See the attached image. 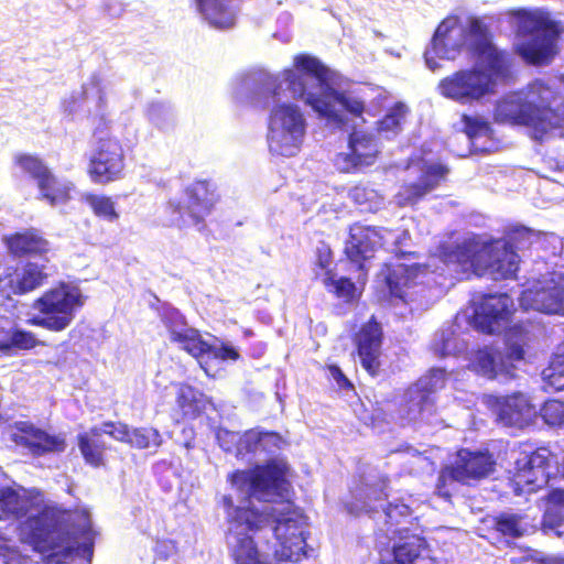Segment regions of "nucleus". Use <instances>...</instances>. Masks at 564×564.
<instances>
[{
	"mask_svg": "<svg viewBox=\"0 0 564 564\" xmlns=\"http://www.w3.org/2000/svg\"><path fill=\"white\" fill-rule=\"evenodd\" d=\"M63 523L57 509L43 506L36 513L30 512L19 520L17 531L22 543L50 557L68 556L76 553L90 561L94 555L95 538L88 512H75Z\"/></svg>",
	"mask_w": 564,
	"mask_h": 564,
	"instance_id": "1",
	"label": "nucleus"
},
{
	"mask_svg": "<svg viewBox=\"0 0 564 564\" xmlns=\"http://www.w3.org/2000/svg\"><path fill=\"white\" fill-rule=\"evenodd\" d=\"M457 20V17H449L437 25L431 41L433 53L442 58H453V52L459 53L467 46L471 55L485 65L488 72L486 74L491 79H511L513 77L512 58L508 52L499 50L494 44L490 25L484 18L469 17L467 26L463 30V40L454 44L448 42Z\"/></svg>",
	"mask_w": 564,
	"mask_h": 564,
	"instance_id": "2",
	"label": "nucleus"
},
{
	"mask_svg": "<svg viewBox=\"0 0 564 564\" xmlns=\"http://www.w3.org/2000/svg\"><path fill=\"white\" fill-rule=\"evenodd\" d=\"M283 499L285 505L281 509L272 508L270 513L250 505L236 507L228 518V522L231 524L229 533L234 532L232 529L257 533L268 525L270 516H273L275 521L274 536L282 549L286 551L285 558L296 562L301 555L306 556L304 551L306 538L303 528L305 516L289 497Z\"/></svg>",
	"mask_w": 564,
	"mask_h": 564,
	"instance_id": "3",
	"label": "nucleus"
},
{
	"mask_svg": "<svg viewBox=\"0 0 564 564\" xmlns=\"http://www.w3.org/2000/svg\"><path fill=\"white\" fill-rule=\"evenodd\" d=\"M508 15L516 20V35L521 41L514 52L531 66H547L560 54V40L564 33L561 21L543 9L518 8Z\"/></svg>",
	"mask_w": 564,
	"mask_h": 564,
	"instance_id": "4",
	"label": "nucleus"
},
{
	"mask_svg": "<svg viewBox=\"0 0 564 564\" xmlns=\"http://www.w3.org/2000/svg\"><path fill=\"white\" fill-rule=\"evenodd\" d=\"M551 91L544 84H536L529 93L514 91L502 97L496 105L494 119L498 123L530 128L532 138L543 141L552 131H564V104L551 107L538 101L534 95Z\"/></svg>",
	"mask_w": 564,
	"mask_h": 564,
	"instance_id": "5",
	"label": "nucleus"
},
{
	"mask_svg": "<svg viewBox=\"0 0 564 564\" xmlns=\"http://www.w3.org/2000/svg\"><path fill=\"white\" fill-rule=\"evenodd\" d=\"M84 304L85 297L80 289L61 281L32 301L31 308L34 314L28 319V324L61 333L70 326Z\"/></svg>",
	"mask_w": 564,
	"mask_h": 564,
	"instance_id": "6",
	"label": "nucleus"
},
{
	"mask_svg": "<svg viewBox=\"0 0 564 564\" xmlns=\"http://www.w3.org/2000/svg\"><path fill=\"white\" fill-rule=\"evenodd\" d=\"M290 467L283 459H269L251 469H236L227 477L228 482L242 490L248 487V497L262 501L288 498L293 491L289 480Z\"/></svg>",
	"mask_w": 564,
	"mask_h": 564,
	"instance_id": "7",
	"label": "nucleus"
},
{
	"mask_svg": "<svg viewBox=\"0 0 564 564\" xmlns=\"http://www.w3.org/2000/svg\"><path fill=\"white\" fill-rule=\"evenodd\" d=\"M185 203L170 199L164 213L167 217V226L185 228L198 226L203 228L205 218L210 215L219 200L217 188L208 180H196L184 189Z\"/></svg>",
	"mask_w": 564,
	"mask_h": 564,
	"instance_id": "8",
	"label": "nucleus"
},
{
	"mask_svg": "<svg viewBox=\"0 0 564 564\" xmlns=\"http://www.w3.org/2000/svg\"><path fill=\"white\" fill-rule=\"evenodd\" d=\"M13 163L29 178L34 181L39 191V199L50 206L65 205L75 189L73 182L61 180L54 171L37 154L18 153Z\"/></svg>",
	"mask_w": 564,
	"mask_h": 564,
	"instance_id": "9",
	"label": "nucleus"
},
{
	"mask_svg": "<svg viewBox=\"0 0 564 564\" xmlns=\"http://www.w3.org/2000/svg\"><path fill=\"white\" fill-rule=\"evenodd\" d=\"M294 66L283 70L284 82L294 99H302L322 116H330L328 105L317 95L307 91L306 76L314 77L319 85H326L329 79L328 68L316 57L299 54L294 58Z\"/></svg>",
	"mask_w": 564,
	"mask_h": 564,
	"instance_id": "10",
	"label": "nucleus"
},
{
	"mask_svg": "<svg viewBox=\"0 0 564 564\" xmlns=\"http://www.w3.org/2000/svg\"><path fill=\"white\" fill-rule=\"evenodd\" d=\"M126 155L120 140L111 134L98 137L97 147L89 156L87 175L97 185H108L124 176Z\"/></svg>",
	"mask_w": 564,
	"mask_h": 564,
	"instance_id": "11",
	"label": "nucleus"
},
{
	"mask_svg": "<svg viewBox=\"0 0 564 564\" xmlns=\"http://www.w3.org/2000/svg\"><path fill=\"white\" fill-rule=\"evenodd\" d=\"M437 88L446 98L469 104L494 93V80L481 69L468 68L444 77Z\"/></svg>",
	"mask_w": 564,
	"mask_h": 564,
	"instance_id": "12",
	"label": "nucleus"
},
{
	"mask_svg": "<svg viewBox=\"0 0 564 564\" xmlns=\"http://www.w3.org/2000/svg\"><path fill=\"white\" fill-rule=\"evenodd\" d=\"M383 338L382 326L375 315L361 324L351 337L360 365L371 377L379 376L382 370Z\"/></svg>",
	"mask_w": 564,
	"mask_h": 564,
	"instance_id": "13",
	"label": "nucleus"
},
{
	"mask_svg": "<svg viewBox=\"0 0 564 564\" xmlns=\"http://www.w3.org/2000/svg\"><path fill=\"white\" fill-rule=\"evenodd\" d=\"M48 279L44 264L26 262L21 269L10 267L0 275V303L12 299V295H25L41 286Z\"/></svg>",
	"mask_w": 564,
	"mask_h": 564,
	"instance_id": "14",
	"label": "nucleus"
},
{
	"mask_svg": "<svg viewBox=\"0 0 564 564\" xmlns=\"http://www.w3.org/2000/svg\"><path fill=\"white\" fill-rule=\"evenodd\" d=\"M477 265L479 276L490 273L496 279H512L519 271L520 257L502 239H496L481 243L480 262Z\"/></svg>",
	"mask_w": 564,
	"mask_h": 564,
	"instance_id": "15",
	"label": "nucleus"
},
{
	"mask_svg": "<svg viewBox=\"0 0 564 564\" xmlns=\"http://www.w3.org/2000/svg\"><path fill=\"white\" fill-rule=\"evenodd\" d=\"M513 312V301L508 294H486L474 311L473 322L481 333L494 334L510 319Z\"/></svg>",
	"mask_w": 564,
	"mask_h": 564,
	"instance_id": "16",
	"label": "nucleus"
},
{
	"mask_svg": "<svg viewBox=\"0 0 564 564\" xmlns=\"http://www.w3.org/2000/svg\"><path fill=\"white\" fill-rule=\"evenodd\" d=\"M380 239L381 236L375 227L356 223L349 228L344 254L364 276L367 275L366 261L373 258Z\"/></svg>",
	"mask_w": 564,
	"mask_h": 564,
	"instance_id": "17",
	"label": "nucleus"
},
{
	"mask_svg": "<svg viewBox=\"0 0 564 564\" xmlns=\"http://www.w3.org/2000/svg\"><path fill=\"white\" fill-rule=\"evenodd\" d=\"M348 148L347 153H338L335 160L340 171L345 173H355L372 165L379 154L376 139L361 131L349 134Z\"/></svg>",
	"mask_w": 564,
	"mask_h": 564,
	"instance_id": "18",
	"label": "nucleus"
},
{
	"mask_svg": "<svg viewBox=\"0 0 564 564\" xmlns=\"http://www.w3.org/2000/svg\"><path fill=\"white\" fill-rule=\"evenodd\" d=\"M453 465L460 477V484L469 486L490 476L497 463L488 449L471 451L462 447L456 452Z\"/></svg>",
	"mask_w": 564,
	"mask_h": 564,
	"instance_id": "19",
	"label": "nucleus"
},
{
	"mask_svg": "<svg viewBox=\"0 0 564 564\" xmlns=\"http://www.w3.org/2000/svg\"><path fill=\"white\" fill-rule=\"evenodd\" d=\"M481 243L474 239H465L459 243H443L437 249V257L447 267H454L456 273L478 275Z\"/></svg>",
	"mask_w": 564,
	"mask_h": 564,
	"instance_id": "20",
	"label": "nucleus"
},
{
	"mask_svg": "<svg viewBox=\"0 0 564 564\" xmlns=\"http://www.w3.org/2000/svg\"><path fill=\"white\" fill-rule=\"evenodd\" d=\"M2 242L9 254L17 259L40 258L46 261L51 251V242L33 227L3 236Z\"/></svg>",
	"mask_w": 564,
	"mask_h": 564,
	"instance_id": "21",
	"label": "nucleus"
},
{
	"mask_svg": "<svg viewBox=\"0 0 564 564\" xmlns=\"http://www.w3.org/2000/svg\"><path fill=\"white\" fill-rule=\"evenodd\" d=\"M15 429L19 433L15 436V442L26 447L35 457L48 453H63L67 447L66 438L63 435L48 434L30 422H18Z\"/></svg>",
	"mask_w": 564,
	"mask_h": 564,
	"instance_id": "22",
	"label": "nucleus"
},
{
	"mask_svg": "<svg viewBox=\"0 0 564 564\" xmlns=\"http://www.w3.org/2000/svg\"><path fill=\"white\" fill-rule=\"evenodd\" d=\"M448 173L443 164H431L425 167L417 182L403 184L395 195L400 207L416 205L426 194L435 189Z\"/></svg>",
	"mask_w": 564,
	"mask_h": 564,
	"instance_id": "23",
	"label": "nucleus"
},
{
	"mask_svg": "<svg viewBox=\"0 0 564 564\" xmlns=\"http://www.w3.org/2000/svg\"><path fill=\"white\" fill-rule=\"evenodd\" d=\"M538 410L522 393H513L498 401V419L507 426L523 429L535 420Z\"/></svg>",
	"mask_w": 564,
	"mask_h": 564,
	"instance_id": "24",
	"label": "nucleus"
},
{
	"mask_svg": "<svg viewBox=\"0 0 564 564\" xmlns=\"http://www.w3.org/2000/svg\"><path fill=\"white\" fill-rule=\"evenodd\" d=\"M482 523L485 524L482 538L492 544L510 543L511 540L519 539L524 534L522 518L517 513L500 512L485 518Z\"/></svg>",
	"mask_w": 564,
	"mask_h": 564,
	"instance_id": "25",
	"label": "nucleus"
},
{
	"mask_svg": "<svg viewBox=\"0 0 564 564\" xmlns=\"http://www.w3.org/2000/svg\"><path fill=\"white\" fill-rule=\"evenodd\" d=\"M391 561L380 560L378 564H435L430 555L429 544L423 536L412 534L405 536L392 547Z\"/></svg>",
	"mask_w": 564,
	"mask_h": 564,
	"instance_id": "26",
	"label": "nucleus"
},
{
	"mask_svg": "<svg viewBox=\"0 0 564 564\" xmlns=\"http://www.w3.org/2000/svg\"><path fill=\"white\" fill-rule=\"evenodd\" d=\"M76 443L86 465L93 468L106 466L109 446L102 437L100 427L93 426L89 431L78 433Z\"/></svg>",
	"mask_w": 564,
	"mask_h": 564,
	"instance_id": "27",
	"label": "nucleus"
},
{
	"mask_svg": "<svg viewBox=\"0 0 564 564\" xmlns=\"http://www.w3.org/2000/svg\"><path fill=\"white\" fill-rule=\"evenodd\" d=\"M524 297L532 302L531 307L546 314L564 315V285L552 283L538 290H528Z\"/></svg>",
	"mask_w": 564,
	"mask_h": 564,
	"instance_id": "28",
	"label": "nucleus"
},
{
	"mask_svg": "<svg viewBox=\"0 0 564 564\" xmlns=\"http://www.w3.org/2000/svg\"><path fill=\"white\" fill-rule=\"evenodd\" d=\"M197 11L214 28L225 30L236 24L232 0H194Z\"/></svg>",
	"mask_w": 564,
	"mask_h": 564,
	"instance_id": "29",
	"label": "nucleus"
},
{
	"mask_svg": "<svg viewBox=\"0 0 564 564\" xmlns=\"http://www.w3.org/2000/svg\"><path fill=\"white\" fill-rule=\"evenodd\" d=\"M223 449L234 453L237 458H243L259 453V429H249L242 434L224 431L218 435Z\"/></svg>",
	"mask_w": 564,
	"mask_h": 564,
	"instance_id": "30",
	"label": "nucleus"
},
{
	"mask_svg": "<svg viewBox=\"0 0 564 564\" xmlns=\"http://www.w3.org/2000/svg\"><path fill=\"white\" fill-rule=\"evenodd\" d=\"M468 369L487 379H495L499 371H503V356L492 346L475 349L469 358Z\"/></svg>",
	"mask_w": 564,
	"mask_h": 564,
	"instance_id": "31",
	"label": "nucleus"
},
{
	"mask_svg": "<svg viewBox=\"0 0 564 564\" xmlns=\"http://www.w3.org/2000/svg\"><path fill=\"white\" fill-rule=\"evenodd\" d=\"M304 135L305 133L290 132L282 127H268L267 142L269 151L278 156H294L302 148Z\"/></svg>",
	"mask_w": 564,
	"mask_h": 564,
	"instance_id": "32",
	"label": "nucleus"
},
{
	"mask_svg": "<svg viewBox=\"0 0 564 564\" xmlns=\"http://www.w3.org/2000/svg\"><path fill=\"white\" fill-rule=\"evenodd\" d=\"M415 270L413 265L386 262L379 270L378 278L388 289L390 296L404 300V290L409 285L410 275Z\"/></svg>",
	"mask_w": 564,
	"mask_h": 564,
	"instance_id": "33",
	"label": "nucleus"
},
{
	"mask_svg": "<svg viewBox=\"0 0 564 564\" xmlns=\"http://www.w3.org/2000/svg\"><path fill=\"white\" fill-rule=\"evenodd\" d=\"M268 127L271 128H284L290 132L306 131V121L301 109L293 104H278L275 105L268 118Z\"/></svg>",
	"mask_w": 564,
	"mask_h": 564,
	"instance_id": "34",
	"label": "nucleus"
},
{
	"mask_svg": "<svg viewBox=\"0 0 564 564\" xmlns=\"http://www.w3.org/2000/svg\"><path fill=\"white\" fill-rule=\"evenodd\" d=\"M42 343L31 330L0 326V352L4 356H12L17 350H31Z\"/></svg>",
	"mask_w": 564,
	"mask_h": 564,
	"instance_id": "35",
	"label": "nucleus"
},
{
	"mask_svg": "<svg viewBox=\"0 0 564 564\" xmlns=\"http://www.w3.org/2000/svg\"><path fill=\"white\" fill-rule=\"evenodd\" d=\"M31 506L32 503L17 489L10 486H0V521L24 518Z\"/></svg>",
	"mask_w": 564,
	"mask_h": 564,
	"instance_id": "36",
	"label": "nucleus"
},
{
	"mask_svg": "<svg viewBox=\"0 0 564 564\" xmlns=\"http://www.w3.org/2000/svg\"><path fill=\"white\" fill-rule=\"evenodd\" d=\"M446 371L443 369H432L429 373V381L424 387L420 388L415 395L410 398V402L417 413H423L427 406L434 405L435 401L432 397L436 391L442 390L446 386Z\"/></svg>",
	"mask_w": 564,
	"mask_h": 564,
	"instance_id": "37",
	"label": "nucleus"
},
{
	"mask_svg": "<svg viewBox=\"0 0 564 564\" xmlns=\"http://www.w3.org/2000/svg\"><path fill=\"white\" fill-rule=\"evenodd\" d=\"M235 542L230 544V556L235 564H258L260 554L253 538L245 532L231 533Z\"/></svg>",
	"mask_w": 564,
	"mask_h": 564,
	"instance_id": "38",
	"label": "nucleus"
},
{
	"mask_svg": "<svg viewBox=\"0 0 564 564\" xmlns=\"http://www.w3.org/2000/svg\"><path fill=\"white\" fill-rule=\"evenodd\" d=\"M176 404L182 416L189 420L198 417L205 409L203 393L189 384H182L176 393Z\"/></svg>",
	"mask_w": 564,
	"mask_h": 564,
	"instance_id": "39",
	"label": "nucleus"
},
{
	"mask_svg": "<svg viewBox=\"0 0 564 564\" xmlns=\"http://www.w3.org/2000/svg\"><path fill=\"white\" fill-rule=\"evenodd\" d=\"M409 112L406 106L398 101L393 104L382 118L376 122V131L388 135H397L402 130V124Z\"/></svg>",
	"mask_w": 564,
	"mask_h": 564,
	"instance_id": "40",
	"label": "nucleus"
},
{
	"mask_svg": "<svg viewBox=\"0 0 564 564\" xmlns=\"http://www.w3.org/2000/svg\"><path fill=\"white\" fill-rule=\"evenodd\" d=\"M173 343L180 344L181 348L194 358L207 356L210 344L206 341L195 328L187 327L182 333H174Z\"/></svg>",
	"mask_w": 564,
	"mask_h": 564,
	"instance_id": "41",
	"label": "nucleus"
},
{
	"mask_svg": "<svg viewBox=\"0 0 564 564\" xmlns=\"http://www.w3.org/2000/svg\"><path fill=\"white\" fill-rule=\"evenodd\" d=\"M545 510L544 520L551 527H558L564 522V489L552 488L543 497Z\"/></svg>",
	"mask_w": 564,
	"mask_h": 564,
	"instance_id": "42",
	"label": "nucleus"
},
{
	"mask_svg": "<svg viewBox=\"0 0 564 564\" xmlns=\"http://www.w3.org/2000/svg\"><path fill=\"white\" fill-rule=\"evenodd\" d=\"M84 202L90 207L93 214L101 219L113 223L119 219L116 204L110 196L105 194L86 193Z\"/></svg>",
	"mask_w": 564,
	"mask_h": 564,
	"instance_id": "43",
	"label": "nucleus"
},
{
	"mask_svg": "<svg viewBox=\"0 0 564 564\" xmlns=\"http://www.w3.org/2000/svg\"><path fill=\"white\" fill-rule=\"evenodd\" d=\"M322 282L328 293H332L337 299L343 300L346 303L355 301L357 297L356 284L346 276L335 279L332 271H327V275L322 279Z\"/></svg>",
	"mask_w": 564,
	"mask_h": 564,
	"instance_id": "44",
	"label": "nucleus"
},
{
	"mask_svg": "<svg viewBox=\"0 0 564 564\" xmlns=\"http://www.w3.org/2000/svg\"><path fill=\"white\" fill-rule=\"evenodd\" d=\"M508 336L510 341L507 345L506 358L511 362L523 360L529 343L528 332L521 325H516L510 328Z\"/></svg>",
	"mask_w": 564,
	"mask_h": 564,
	"instance_id": "45",
	"label": "nucleus"
},
{
	"mask_svg": "<svg viewBox=\"0 0 564 564\" xmlns=\"http://www.w3.org/2000/svg\"><path fill=\"white\" fill-rule=\"evenodd\" d=\"M457 482L460 484V477L456 473L453 463L448 464L442 467L438 473L435 482V494L445 500H451Z\"/></svg>",
	"mask_w": 564,
	"mask_h": 564,
	"instance_id": "46",
	"label": "nucleus"
},
{
	"mask_svg": "<svg viewBox=\"0 0 564 564\" xmlns=\"http://www.w3.org/2000/svg\"><path fill=\"white\" fill-rule=\"evenodd\" d=\"M326 95L327 97L339 104L341 108L352 117L359 118L365 112L366 106L364 100L351 95L348 91L328 88Z\"/></svg>",
	"mask_w": 564,
	"mask_h": 564,
	"instance_id": "47",
	"label": "nucleus"
},
{
	"mask_svg": "<svg viewBox=\"0 0 564 564\" xmlns=\"http://www.w3.org/2000/svg\"><path fill=\"white\" fill-rule=\"evenodd\" d=\"M534 231L524 226H513L508 229L506 238L502 239L512 250L529 249L534 241Z\"/></svg>",
	"mask_w": 564,
	"mask_h": 564,
	"instance_id": "48",
	"label": "nucleus"
},
{
	"mask_svg": "<svg viewBox=\"0 0 564 564\" xmlns=\"http://www.w3.org/2000/svg\"><path fill=\"white\" fill-rule=\"evenodd\" d=\"M555 366H564V355L556 352L551 365L543 370L545 386L554 391L564 390V370H556Z\"/></svg>",
	"mask_w": 564,
	"mask_h": 564,
	"instance_id": "49",
	"label": "nucleus"
},
{
	"mask_svg": "<svg viewBox=\"0 0 564 564\" xmlns=\"http://www.w3.org/2000/svg\"><path fill=\"white\" fill-rule=\"evenodd\" d=\"M462 122L463 131L470 140L491 133L489 121L480 117L464 113L462 116Z\"/></svg>",
	"mask_w": 564,
	"mask_h": 564,
	"instance_id": "50",
	"label": "nucleus"
},
{
	"mask_svg": "<svg viewBox=\"0 0 564 564\" xmlns=\"http://www.w3.org/2000/svg\"><path fill=\"white\" fill-rule=\"evenodd\" d=\"M540 415L547 425H564V402L556 399L545 401L540 409Z\"/></svg>",
	"mask_w": 564,
	"mask_h": 564,
	"instance_id": "51",
	"label": "nucleus"
},
{
	"mask_svg": "<svg viewBox=\"0 0 564 564\" xmlns=\"http://www.w3.org/2000/svg\"><path fill=\"white\" fill-rule=\"evenodd\" d=\"M540 471L531 464H527V454L517 459L513 479L519 486H533L539 480Z\"/></svg>",
	"mask_w": 564,
	"mask_h": 564,
	"instance_id": "52",
	"label": "nucleus"
},
{
	"mask_svg": "<svg viewBox=\"0 0 564 564\" xmlns=\"http://www.w3.org/2000/svg\"><path fill=\"white\" fill-rule=\"evenodd\" d=\"M160 437L154 429L137 427L131 429L128 445L139 449L149 448L152 443L158 444L156 440Z\"/></svg>",
	"mask_w": 564,
	"mask_h": 564,
	"instance_id": "53",
	"label": "nucleus"
},
{
	"mask_svg": "<svg viewBox=\"0 0 564 564\" xmlns=\"http://www.w3.org/2000/svg\"><path fill=\"white\" fill-rule=\"evenodd\" d=\"M285 445L284 438L274 431L259 430V453L275 454Z\"/></svg>",
	"mask_w": 564,
	"mask_h": 564,
	"instance_id": "54",
	"label": "nucleus"
},
{
	"mask_svg": "<svg viewBox=\"0 0 564 564\" xmlns=\"http://www.w3.org/2000/svg\"><path fill=\"white\" fill-rule=\"evenodd\" d=\"M333 261V251L327 246H322L316 249L315 259L313 261V271L315 274V279L319 276L327 275V271L330 270V264Z\"/></svg>",
	"mask_w": 564,
	"mask_h": 564,
	"instance_id": "55",
	"label": "nucleus"
},
{
	"mask_svg": "<svg viewBox=\"0 0 564 564\" xmlns=\"http://www.w3.org/2000/svg\"><path fill=\"white\" fill-rule=\"evenodd\" d=\"M386 524L388 529L393 530L395 533H401L399 524L401 523L400 517L408 518L409 509L404 505H391L389 503L386 508Z\"/></svg>",
	"mask_w": 564,
	"mask_h": 564,
	"instance_id": "56",
	"label": "nucleus"
},
{
	"mask_svg": "<svg viewBox=\"0 0 564 564\" xmlns=\"http://www.w3.org/2000/svg\"><path fill=\"white\" fill-rule=\"evenodd\" d=\"M101 430L102 434L106 433L112 438L126 444L128 443L131 432V429L126 423L113 421L104 422Z\"/></svg>",
	"mask_w": 564,
	"mask_h": 564,
	"instance_id": "57",
	"label": "nucleus"
},
{
	"mask_svg": "<svg viewBox=\"0 0 564 564\" xmlns=\"http://www.w3.org/2000/svg\"><path fill=\"white\" fill-rule=\"evenodd\" d=\"M163 324L170 334V340L173 343L174 333H182L187 328L185 318L177 312L172 311L163 316Z\"/></svg>",
	"mask_w": 564,
	"mask_h": 564,
	"instance_id": "58",
	"label": "nucleus"
},
{
	"mask_svg": "<svg viewBox=\"0 0 564 564\" xmlns=\"http://www.w3.org/2000/svg\"><path fill=\"white\" fill-rule=\"evenodd\" d=\"M549 454L550 452L545 447H539L527 454V464L533 465L540 471L541 477L544 476V470L549 466Z\"/></svg>",
	"mask_w": 564,
	"mask_h": 564,
	"instance_id": "59",
	"label": "nucleus"
},
{
	"mask_svg": "<svg viewBox=\"0 0 564 564\" xmlns=\"http://www.w3.org/2000/svg\"><path fill=\"white\" fill-rule=\"evenodd\" d=\"M210 350L207 356L213 359L236 361L240 358L239 352L234 347L226 344H223L219 348L210 344Z\"/></svg>",
	"mask_w": 564,
	"mask_h": 564,
	"instance_id": "60",
	"label": "nucleus"
},
{
	"mask_svg": "<svg viewBox=\"0 0 564 564\" xmlns=\"http://www.w3.org/2000/svg\"><path fill=\"white\" fill-rule=\"evenodd\" d=\"M349 197L358 205L371 202L375 191L364 184H357L349 191Z\"/></svg>",
	"mask_w": 564,
	"mask_h": 564,
	"instance_id": "61",
	"label": "nucleus"
},
{
	"mask_svg": "<svg viewBox=\"0 0 564 564\" xmlns=\"http://www.w3.org/2000/svg\"><path fill=\"white\" fill-rule=\"evenodd\" d=\"M327 369L340 389L350 390L354 388L351 381L346 377L337 365H328Z\"/></svg>",
	"mask_w": 564,
	"mask_h": 564,
	"instance_id": "62",
	"label": "nucleus"
},
{
	"mask_svg": "<svg viewBox=\"0 0 564 564\" xmlns=\"http://www.w3.org/2000/svg\"><path fill=\"white\" fill-rule=\"evenodd\" d=\"M282 89V84L273 78L269 82L268 90L272 98H279Z\"/></svg>",
	"mask_w": 564,
	"mask_h": 564,
	"instance_id": "63",
	"label": "nucleus"
},
{
	"mask_svg": "<svg viewBox=\"0 0 564 564\" xmlns=\"http://www.w3.org/2000/svg\"><path fill=\"white\" fill-rule=\"evenodd\" d=\"M424 58H425V63H426V65L429 66L430 69L435 70L436 68H438L437 62L434 59L433 56H430L429 52H426L424 54Z\"/></svg>",
	"mask_w": 564,
	"mask_h": 564,
	"instance_id": "64",
	"label": "nucleus"
}]
</instances>
